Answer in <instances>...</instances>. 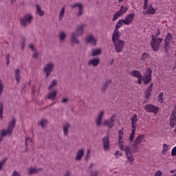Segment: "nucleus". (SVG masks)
I'll use <instances>...</instances> for the list:
<instances>
[{
	"label": "nucleus",
	"instance_id": "69168bd1",
	"mask_svg": "<svg viewBox=\"0 0 176 176\" xmlns=\"http://www.w3.org/2000/svg\"><path fill=\"white\" fill-rule=\"evenodd\" d=\"M16 2V0H11V3L13 5Z\"/></svg>",
	"mask_w": 176,
	"mask_h": 176
},
{
	"label": "nucleus",
	"instance_id": "f3484780",
	"mask_svg": "<svg viewBox=\"0 0 176 176\" xmlns=\"http://www.w3.org/2000/svg\"><path fill=\"white\" fill-rule=\"evenodd\" d=\"M122 35V33L119 32V30L114 29V31L112 34V41L113 42L116 41H120V36Z\"/></svg>",
	"mask_w": 176,
	"mask_h": 176
},
{
	"label": "nucleus",
	"instance_id": "dca6fc26",
	"mask_svg": "<svg viewBox=\"0 0 176 176\" xmlns=\"http://www.w3.org/2000/svg\"><path fill=\"white\" fill-rule=\"evenodd\" d=\"M102 116H104V111H99L96 116V118H95V122L96 126H101V122H102Z\"/></svg>",
	"mask_w": 176,
	"mask_h": 176
},
{
	"label": "nucleus",
	"instance_id": "4468645a",
	"mask_svg": "<svg viewBox=\"0 0 176 176\" xmlns=\"http://www.w3.org/2000/svg\"><path fill=\"white\" fill-rule=\"evenodd\" d=\"M72 9H75V8H77L78 10V12L77 14L78 17L82 16L83 14V5L82 3H75L71 5Z\"/></svg>",
	"mask_w": 176,
	"mask_h": 176
},
{
	"label": "nucleus",
	"instance_id": "37998d69",
	"mask_svg": "<svg viewBox=\"0 0 176 176\" xmlns=\"http://www.w3.org/2000/svg\"><path fill=\"white\" fill-rule=\"evenodd\" d=\"M3 104L2 103H0V119H2L3 118Z\"/></svg>",
	"mask_w": 176,
	"mask_h": 176
},
{
	"label": "nucleus",
	"instance_id": "2f4dec72",
	"mask_svg": "<svg viewBox=\"0 0 176 176\" xmlns=\"http://www.w3.org/2000/svg\"><path fill=\"white\" fill-rule=\"evenodd\" d=\"M15 73V78L17 83L20 82V80L21 79V77L20 76V69H16L14 70Z\"/></svg>",
	"mask_w": 176,
	"mask_h": 176
},
{
	"label": "nucleus",
	"instance_id": "f03ea898",
	"mask_svg": "<svg viewBox=\"0 0 176 176\" xmlns=\"http://www.w3.org/2000/svg\"><path fill=\"white\" fill-rule=\"evenodd\" d=\"M160 34V28H157L155 35L153 34L151 36L152 39L150 42V45L153 52H159V50H160V45H162V42H163V38H157Z\"/></svg>",
	"mask_w": 176,
	"mask_h": 176
},
{
	"label": "nucleus",
	"instance_id": "a19ab883",
	"mask_svg": "<svg viewBox=\"0 0 176 176\" xmlns=\"http://www.w3.org/2000/svg\"><path fill=\"white\" fill-rule=\"evenodd\" d=\"M120 16H122V12H120V11L116 12V14H114L112 21H115V20H118V19H119V17H120Z\"/></svg>",
	"mask_w": 176,
	"mask_h": 176
},
{
	"label": "nucleus",
	"instance_id": "a18cd8bd",
	"mask_svg": "<svg viewBox=\"0 0 176 176\" xmlns=\"http://www.w3.org/2000/svg\"><path fill=\"white\" fill-rule=\"evenodd\" d=\"M3 92V84L2 83V80L0 79V96L2 95Z\"/></svg>",
	"mask_w": 176,
	"mask_h": 176
},
{
	"label": "nucleus",
	"instance_id": "412c9836",
	"mask_svg": "<svg viewBox=\"0 0 176 176\" xmlns=\"http://www.w3.org/2000/svg\"><path fill=\"white\" fill-rule=\"evenodd\" d=\"M102 145L104 151H109V138L108 136L103 138Z\"/></svg>",
	"mask_w": 176,
	"mask_h": 176
},
{
	"label": "nucleus",
	"instance_id": "a211bd4d",
	"mask_svg": "<svg viewBox=\"0 0 176 176\" xmlns=\"http://www.w3.org/2000/svg\"><path fill=\"white\" fill-rule=\"evenodd\" d=\"M83 155H85V151L83 150V148H81L77 151L76 153V157L74 158L76 162H79L82 160V157H83Z\"/></svg>",
	"mask_w": 176,
	"mask_h": 176
},
{
	"label": "nucleus",
	"instance_id": "c85d7f7f",
	"mask_svg": "<svg viewBox=\"0 0 176 176\" xmlns=\"http://www.w3.org/2000/svg\"><path fill=\"white\" fill-rule=\"evenodd\" d=\"M30 49H31L32 52H34L32 54L33 58H38V56H39V54L38 53V51L35 50V47H34V45L31 44L30 45Z\"/></svg>",
	"mask_w": 176,
	"mask_h": 176
},
{
	"label": "nucleus",
	"instance_id": "864d4df0",
	"mask_svg": "<svg viewBox=\"0 0 176 176\" xmlns=\"http://www.w3.org/2000/svg\"><path fill=\"white\" fill-rule=\"evenodd\" d=\"M12 176H21V175H20L19 172L15 170L13 172Z\"/></svg>",
	"mask_w": 176,
	"mask_h": 176
},
{
	"label": "nucleus",
	"instance_id": "6ab92c4d",
	"mask_svg": "<svg viewBox=\"0 0 176 176\" xmlns=\"http://www.w3.org/2000/svg\"><path fill=\"white\" fill-rule=\"evenodd\" d=\"M28 146H31V148L34 147V141L31 138H26L25 140V151H28Z\"/></svg>",
	"mask_w": 176,
	"mask_h": 176
},
{
	"label": "nucleus",
	"instance_id": "79ce46f5",
	"mask_svg": "<svg viewBox=\"0 0 176 176\" xmlns=\"http://www.w3.org/2000/svg\"><path fill=\"white\" fill-rule=\"evenodd\" d=\"M146 13H144V14H155L156 13V10L155 9H147L146 11Z\"/></svg>",
	"mask_w": 176,
	"mask_h": 176
},
{
	"label": "nucleus",
	"instance_id": "ea45409f",
	"mask_svg": "<svg viewBox=\"0 0 176 176\" xmlns=\"http://www.w3.org/2000/svg\"><path fill=\"white\" fill-rule=\"evenodd\" d=\"M57 86V81L56 80H54L52 81L51 85L48 87V90H52L54 87H56Z\"/></svg>",
	"mask_w": 176,
	"mask_h": 176
},
{
	"label": "nucleus",
	"instance_id": "aec40b11",
	"mask_svg": "<svg viewBox=\"0 0 176 176\" xmlns=\"http://www.w3.org/2000/svg\"><path fill=\"white\" fill-rule=\"evenodd\" d=\"M153 90V82L151 83L145 91V98H149Z\"/></svg>",
	"mask_w": 176,
	"mask_h": 176
},
{
	"label": "nucleus",
	"instance_id": "f8f14e48",
	"mask_svg": "<svg viewBox=\"0 0 176 176\" xmlns=\"http://www.w3.org/2000/svg\"><path fill=\"white\" fill-rule=\"evenodd\" d=\"M115 50L116 53H122L123 52V49H124V41L123 40H118L116 41H113Z\"/></svg>",
	"mask_w": 176,
	"mask_h": 176
},
{
	"label": "nucleus",
	"instance_id": "e2e57ef3",
	"mask_svg": "<svg viewBox=\"0 0 176 176\" xmlns=\"http://www.w3.org/2000/svg\"><path fill=\"white\" fill-rule=\"evenodd\" d=\"M147 9H148L149 10L150 9H155V8H153V6H152V4H151Z\"/></svg>",
	"mask_w": 176,
	"mask_h": 176
},
{
	"label": "nucleus",
	"instance_id": "7ed1b4c3",
	"mask_svg": "<svg viewBox=\"0 0 176 176\" xmlns=\"http://www.w3.org/2000/svg\"><path fill=\"white\" fill-rule=\"evenodd\" d=\"M16 126V118H12V120L9 122L7 129H2L1 131L0 142L3 139V137H10L13 135V129Z\"/></svg>",
	"mask_w": 176,
	"mask_h": 176
},
{
	"label": "nucleus",
	"instance_id": "7c9ffc66",
	"mask_svg": "<svg viewBox=\"0 0 176 176\" xmlns=\"http://www.w3.org/2000/svg\"><path fill=\"white\" fill-rule=\"evenodd\" d=\"M169 124L171 129H174V126L176 125V116L170 117Z\"/></svg>",
	"mask_w": 176,
	"mask_h": 176
},
{
	"label": "nucleus",
	"instance_id": "13d9d810",
	"mask_svg": "<svg viewBox=\"0 0 176 176\" xmlns=\"http://www.w3.org/2000/svg\"><path fill=\"white\" fill-rule=\"evenodd\" d=\"M36 92V89H35V87H32V94H35Z\"/></svg>",
	"mask_w": 176,
	"mask_h": 176
},
{
	"label": "nucleus",
	"instance_id": "de8ad7c7",
	"mask_svg": "<svg viewBox=\"0 0 176 176\" xmlns=\"http://www.w3.org/2000/svg\"><path fill=\"white\" fill-rule=\"evenodd\" d=\"M5 163H6V158L0 162V171L1 170H2V167H3V165L5 164Z\"/></svg>",
	"mask_w": 176,
	"mask_h": 176
},
{
	"label": "nucleus",
	"instance_id": "1a4fd4ad",
	"mask_svg": "<svg viewBox=\"0 0 176 176\" xmlns=\"http://www.w3.org/2000/svg\"><path fill=\"white\" fill-rule=\"evenodd\" d=\"M123 133H124V129L122 128L118 132V146L121 151L126 152V146H124V138H123Z\"/></svg>",
	"mask_w": 176,
	"mask_h": 176
},
{
	"label": "nucleus",
	"instance_id": "c9c22d12",
	"mask_svg": "<svg viewBox=\"0 0 176 176\" xmlns=\"http://www.w3.org/2000/svg\"><path fill=\"white\" fill-rule=\"evenodd\" d=\"M100 54H101V49L98 48V49L92 50V56H98Z\"/></svg>",
	"mask_w": 176,
	"mask_h": 176
},
{
	"label": "nucleus",
	"instance_id": "58836bf2",
	"mask_svg": "<svg viewBox=\"0 0 176 176\" xmlns=\"http://www.w3.org/2000/svg\"><path fill=\"white\" fill-rule=\"evenodd\" d=\"M164 92H161L158 95V97H157L158 100H157V101H159L160 102H163V101H164Z\"/></svg>",
	"mask_w": 176,
	"mask_h": 176
},
{
	"label": "nucleus",
	"instance_id": "e433bc0d",
	"mask_svg": "<svg viewBox=\"0 0 176 176\" xmlns=\"http://www.w3.org/2000/svg\"><path fill=\"white\" fill-rule=\"evenodd\" d=\"M65 38H67V34H65V32H60L59 33V40H60V41L63 42V41H64V39H65Z\"/></svg>",
	"mask_w": 176,
	"mask_h": 176
},
{
	"label": "nucleus",
	"instance_id": "bb28decb",
	"mask_svg": "<svg viewBox=\"0 0 176 176\" xmlns=\"http://www.w3.org/2000/svg\"><path fill=\"white\" fill-rule=\"evenodd\" d=\"M36 14H38L40 17L45 16V12L41 9V7L38 4L36 5Z\"/></svg>",
	"mask_w": 176,
	"mask_h": 176
},
{
	"label": "nucleus",
	"instance_id": "f704fd0d",
	"mask_svg": "<svg viewBox=\"0 0 176 176\" xmlns=\"http://www.w3.org/2000/svg\"><path fill=\"white\" fill-rule=\"evenodd\" d=\"M151 56H149V53L144 52L141 56L140 60H142V61H145L146 58H149Z\"/></svg>",
	"mask_w": 176,
	"mask_h": 176
},
{
	"label": "nucleus",
	"instance_id": "423d86ee",
	"mask_svg": "<svg viewBox=\"0 0 176 176\" xmlns=\"http://www.w3.org/2000/svg\"><path fill=\"white\" fill-rule=\"evenodd\" d=\"M32 20H34V16H32V14L28 13L21 18L20 24L21 27H27V25L32 23Z\"/></svg>",
	"mask_w": 176,
	"mask_h": 176
},
{
	"label": "nucleus",
	"instance_id": "473e14b6",
	"mask_svg": "<svg viewBox=\"0 0 176 176\" xmlns=\"http://www.w3.org/2000/svg\"><path fill=\"white\" fill-rule=\"evenodd\" d=\"M65 12V7H62L59 12V21H61L64 17V13Z\"/></svg>",
	"mask_w": 176,
	"mask_h": 176
},
{
	"label": "nucleus",
	"instance_id": "a878e982",
	"mask_svg": "<svg viewBox=\"0 0 176 176\" xmlns=\"http://www.w3.org/2000/svg\"><path fill=\"white\" fill-rule=\"evenodd\" d=\"M69 127H71V125L69 124V123L66 122L63 124V135H65V137L68 135V129H69Z\"/></svg>",
	"mask_w": 176,
	"mask_h": 176
},
{
	"label": "nucleus",
	"instance_id": "9d476101",
	"mask_svg": "<svg viewBox=\"0 0 176 176\" xmlns=\"http://www.w3.org/2000/svg\"><path fill=\"white\" fill-rule=\"evenodd\" d=\"M145 138V134H142L140 135H138L135 140H133L132 144V148L134 151V152H137V149L140 148V144L144 141V139Z\"/></svg>",
	"mask_w": 176,
	"mask_h": 176
},
{
	"label": "nucleus",
	"instance_id": "393cba45",
	"mask_svg": "<svg viewBox=\"0 0 176 176\" xmlns=\"http://www.w3.org/2000/svg\"><path fill=\"white\" fill-rule=\"evenodd\" d=\"M56 97H57V91L56 90L49 92L47 95V100H52V101L56 100Z\"/></svg>",
	"mask_w": 176,
	"mask_h": 176
},
{
	"label": "nucleus",
	"instance_id": "f257e3e1",
	"mask_svg": "<svg viewBox=\"0 0 176 176\" xmlns=\"http://www.w3.org/2000/svg\"><path fill=\"white\" fill-rule=\"evenodd\" d=\"M146 75L145 76V78H142V75L138 70H133L131 72L130 75L138 78V83H139V85H142V80L144 85H148L152 82V69L151 67H148L146 69Z\"/></svg>",
	"mask_w": 176,
	"mask_h": 176
},
{
	"label": "nucleus",
	"instance_id": "49530a36",
	"mask_svg": "<svg viewBox=\"0 0 176 176\" xmlns=\"http://www.w3.org/2000/svg\"><path fill=\"white\" fill-rule=\"evenodd\" d=\"M109 85H111V81L107 80L104 85V86H103L102 90H107V87H108L109 86Z\"/></svg>",
	"mask_w": 176,
	"mask_h": 176
},
{
	"label": "nucleus",
	"instance_id": "09e8293b",
	"mask_svg": "<svg viewBox=\"0 0 176 176\" xmlns=\"http://www.w3.org/2000/svg\"><path fill=\"white\" fill-rule=\"evenodd\" d=\"M90 153H91L90 149H87L85 160H89V159H90Z\"/></svg>",
	"mask_w": 176,
	"mask_h": 176
},
{
	"label": "nucleus",
	"instance_id": "4be33fe9",
	"mask_svg": "<svg viewBox=\"0 0 176 176\" xmlns=\"http://www.w3.org/2000/svg\"><path fill=\"white\" fill-rule=\"evenodd\" d=\"M98 64H100V58H98L90 59L87 63V65H92V67H97Z\"/></svg>",
	"mask_w": 176,
	"mask_h": 176
},
{
	"label": "nucleus",
	"instance_id": "bf43d9fd",
	"mask_svg": "<svg viewBox=\"0 0 176 176\" xmlns=\"http://www.w3.org/2000/svg\"><path fill=\"white\" fill-rule=\"evenodd\" d=\"M146 102H149V100L148 98H146L144 101H143V104H146Z\"/></svg>",
	"mask_w": 176,
	"mask_h": 176
},
{
	"label": "nucleus",
	"instance_id": "5fc2aeb1",
	"mask_svg": "<svg viewBox=\"0 0 176 176\" xmlns=\"http://www.w3.org/2000/svg\"><path fill=\"white\" fill-rule=\"evenodd\" d=\"M68 101V99H67V98H62L60 102L64 103V102H67Z\"/></svg>",
	"mask_w": 176,
	"mask_h": 176
},
{
	"label": "nucleus",
	"instance_id": "0eeeda50",
	"mask_svg": "<svg viewBox=\"0 0 176 176\" xmlns=\"http://www.w3.org/2000/svg\"><path fill=\"white\" fill-rule=\"evenodd\" d=\"M173 34H171L170 32H168L166 34V38L164 39V49L165 50V53H169L170 49H171V42H173Z\"/></svg>",
	"mask_w": 176,
	"mask_h": 176
},
{
	"label": "nucleus",
	"instance_id": "5701e85b",
	"mask_svg": "<svg viewBox=\"0 0 176 176\" xmlns=\"http://www.w3.org/2000/svg\"><path fill=\"white\" fill-rule=\"evenodd\" d=\"M41 168H32V167H30L28 168V174H29V175H32V174H38V173H39V171H42Z\"/></svg>",
	"mask_w": 176,
	"mask_h": 176
},
{
	"label": "nucleus",
	"instance_id": "8fccbe9b",
	"mask_svg": "<svg viewBox=\"0 0 176 176\" xmlns=\"http://www.w3.org/2000/svg\"><path fill=\"white\" fill-rule=\"evenodd\" d=\"M167 151H168V146H167V144H164L163 152H167Z\"/></svg>",
	"mask_w": 176,
	"mask_h": 176
},
{
	"label": "nucleus",
	"instance_id": "774afa93",
	"mask_svg": "<svg viewBox=\"0 0 176 176\" xmlns=\"http://www.w3.org/2000/svg\"><path fill=\"white\" fill-rule=\"evenodd\" d=\"M123 1H124V0H118V2H123Z\"/></svg>",
	"mask_w": 176,
	"mask_h": 176
},
{
	"label": "nucleus",
	"instance_id": "603ef678",
	"mask_svg": "<svg viewBox=\"0 0 176 176\" xmlns=\"http://www.w3.org/2000/svg\"><path fill=\"white\" fill-rule=\"evenodd\" d=\"M162 175H163V173H162V171H160V170H157L155 173L154 176H162Z\"/></svg>",
	"mask_w": 176,
	"mask_h": 176
},
{
	"label": "nucleus",
	"instance_id": "4d7b16f0",
	"mask_svg": "<svg viewBox=\"0 0 176 176\" xmlns=\"http://www.w3.org/2000/svg\"><path fill=\"white\" fill-rule=\"evenodd\" d=\"M116 156H122V153H120V151H116Z\"/></svg>",
	"mask_w": 176,
	"mask_h": 176
},
{
	"label": "nucleus",
	"instance_id": "2eb2a0df",
	"mask_svg": "<svg viewBox=\"0 0 176 176\" xmlns=\"http://www.w3.org/2000/svg\"><path fill=\"white\" fill-rule=\"evenodd\" d=\"M135 16V14L134 13H131V14H128L126 16V19H123L124 24H126V25H130V24H131V23H133V20H134Z\"/></svg>",
	"mask_w": 176,
	"mask_h": 176
},
{
	"label": "nucleus",
	"instance_id": "680f3d73",
	"mask_svg": "<svg viewBox=\"0 0 176 176\" xmlns=\"http://www.w3.org/2000/svg\"><path fill=\"white\" fill-rule=\"evenodd\" d=\"M64 176H69V171H67V172L65 173Z\"/></svg>",
	"mask_w": 176,
	"mask_h": 176
},
{
	"label": "nucleus",
	"instance_id": "0e129e2a",
	"mask_svg": "<svg viewBox=\"0 0 176 176\" xmlns=\"http://www.w3.org/2000/svg\"><path fill=\"white\" fill-rule=\"evenodd\" d=\"M6 60H7V61L9 60V54H8V55H6Z\"/></svg>",
	"mask_w": 176,
	"mask_h": 176
},
{
	"label": "nucleus",
	"instance_id": "6e6d98bb",
	"mask_svg": "<svg viewBox=\"0 0 176 176\" xmlns=\"http://www.w3.org/2000/svg\"><path fill=\"white\" fill-rule=\"evenodd\" d=\"M23 42L21 45V49H24V47H25V38H23Z\"/></svg>",
	"mask_w": 176,
	"mask_h": 176
},
{
	"label": "nucleus",
	"instance_id": "052dcab7",
	"mask_svg": "<svg viewBox=\"0 0 176 176\" xmlns=\"http://www.w3.org/2000/svg\"><path fill=\"white\" fill-rule=\"evenodd\" d=\"M176 172V169H173L170 170V173H171V174H174V173Z\"/></svg>",
	"mask_w": 176,
	"mask_h": 176
},
{
	"label": "nucleus",
	"instance_id": "6e6552de",
	"mask_svg": "<svg viewBox=\"0 0 176 176\" xmlns=\"http://www.w3.org/2000/svg\"><path fill=\"white\" fill-rule=\"evenodd\" d=\"M125 154L126 156V163H129V164H134V156H133V150L130 148V146L126 145Z\"/></svg>",
	"mask_w": 176,
	"mask_h": 176
},
{
	"label": "nucleus",
	"instance_id": "20e7f679",
	"mask_svg": "<svg viewBox=\"0 0 176 176\" xmlns=\"http://www.w3.org/2000/svg\"><path fill=\"white\" fill-rule=\"evenodd\" d=\"M86 27V25L82 24L77 28L76 32H74L71 34L70 38V43L72 45H78V43H80L79 39H78V36H81V35H83V32H85V28Z\"/></svg>",
	"mask_w": 176,
	"mask_h": 176
},
{
	"label": "nucleus",
	"instance_id": "cd10ccee",
	"mask_svg": "<svg viewBox=\"0 0 176 176\" xmlns=\"http://www.w3.org/2000/svg\"><path fill=\"white\" fill-rule=\"evenodd\" d=\"M93 167H94V164H91L90 166L89 167V173H91V176H97L98 172L97 171V170H93Z\"/></svg>",
	"mask_w": 176,
	"mask_h": 176
},
{
	"label": "nucleus",
	"instance_id": "39448f33",
	"mask_svg": "<svg viewBox=\"0 0 176 176\" xmlns=\"http://www.w3.org/2000/svg\"><path fill=\"white\" fill-rule=\"evenodd\" d=\"M131 120L132 131L129 137V141L130 144L133 143V141L134 140V137H135V131L137 130V122H138V119L137 118V114H134L133 116L131 118Z\"/></svg>",
	"mask_w": 176,
	"mask_h": 176
},
{
	"label": "nucleus",
	"instance_id": "b1692460",
	"mask_svg": "<svg viewBox=\"0 0 176 176\" xmlns=\"http://www.w3.org/2000/svg\"><path fill=\"white\" fill-rule=\"evenodd\" d=\"M86 43H91L93 45V46H96L97 43V39H96L93 36L90 35L86 38Z\"/></svg>",
	"mask_w": 176,
	"mask_h": 176
},
{
	"label": "nucleus",
	"instance_id": "c756f323",
	"mask_svg": "<svg viewBox=\"0 0 176 176\" xmlns=\"http://www.w3.org/2000/svg\"><path fill=\"white\" fill-rule=\"evenodd\" d=\"M38 126H41V127H42V129H44L46 127V126H47V120L45 119L41 120L38 122Z\"/></svg>",
	"mask_w": 176,
	"mask_h": 176
},
{
	"label": "nucleus",
	"instance_id": "ddd939ff",
	"mask_svg": "<svg viewBox=\"0 0 176 176\" xmlns=\"http://www.w3.org/2000/svg\"><path fill=\"white\" fill-rule=\"evenodd\" d=\"M54 69V63L50 62L47 63L43 67V72L45 74V78H49L50 74L53 72Z\"/></svg>",
	"mask_w": 176,
	"mask_h": 176
},
{
	"label": "nucleus",
	"instance_id": "3c124183",
	"mask_svg": "<svg viewBox=\"0 0 176 176\" xmlns=\"http://www.w3.org/2000/svg\"><path fill=\"white\" fill-rule=\"evenodd\" d=\"M148 3H149V2L144 1V4L143 6L144 10H146V9H148V6H149V5Z\"/></svg>",
	"mask_w": 176,
	"mask_h": 176
},
{
	"label": "nucleus",
	"instance_id": "72a5a7b5",
	"mask_svg": "<svg viewBox=\"0 0 176 176\" xmlns=\"http://www.w3.org/2000/svg\"><path fill=\"white\" fill-rule=\"evenodd\" d=\"M123 23H124V21L123 19H120L116 25L115 30H119V28L123 25Z\"/></svg>",
	"mask_w": 176,
	"mask_h": 176
},
{
	"label": "nucleus",
	"instance_id": "c03bdc74",
	"mask_svg": "<svg viewBox=\"0 0 176 176\" xmlns=\"http://www.w3.org/2000/svg\"><path fill=\"white\" fill-rule=\"evenodd\" d=\"M104 126H109V129H111V120H106L104 122Z\"/></svg>",
	"mask_w": 176,
	"mask_h": 176
},
{
	"label": "nucleus",
	"instance_id": "9b49d317",
	"mask_svg": "<svg viewBox=\"0 0 176 176\" xmlns=\"http://www.w3.org/2000/svg\"><path fill=\"white\" fill-rule=\"evenodd\" d=\"M144 109L147 113L156 115L157 113H159V111L160 109H159V107L155 106V104H147L144 106Z\"/></svg>",
	"mask_w": 176,
	"mask_h": 176
},
{
	"label": "nucleus",
	"instance_id": "4c0bfd02",
	"mask_svg": "<svg viewBox=\"0 0 176 176\" xmlns=\"http://www.w3.org/2000/svg\"><path fill=\"white\" fill-rule=\"evenodd\" d=\"M127 10H129V7H124V6H122L119 12H120L122 14H124Z\"/></svg>",
	"mask_w": 176,
	"mask_h": 176
},
{
	"label": "nucleus",
	"instance_id": "338daca9",
	"mask_svg": "<svg viewBox=\"0 0 176 176\" xmlns=\"http://www.w3.org/2000/svg\"><path fill=\"white\" fill-rule=\"evenodd\" d=\"M9 63H10V61H9V60H7L6 65H9Z\"/></svg>",
	"mask_w": 176,
	"mask_h": 176
}]
</instances>
